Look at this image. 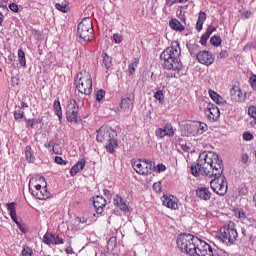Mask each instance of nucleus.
Instances as JSON below:
<instances>
[{"label": "nucleus", "mask_w": 256, "mask_h": 256, "mask_svg": "<svg viewBox=\"0 0 256 256\" xmlns=\"http://www.w3.org/2000/svg\"><path fill=\"white\" fill-rule=\"evenodd\" d=\"M190 171L194 177H199V175H204L209 178L214 177V179L210 181L211 189L220 197L227 195L229 185L227 183V177L223 175L225 166L219 154L211 151L200 153L197 162H194L190 166Z\"/></svg>", "instance_id": "nucleus-1"}, {"label": "nucleus", "mask_w": 256, "mask_h": 256, "mask_svg": "<svg viewBox=\"0 0 256 256\" xmlns=\"http://www.w3.org/2000/svg\"><path fill=\"white\" fill-rule=\"evenodd\" d=\"M176 244L182 253L190 256H229L225 250L215 249L207 242L187 233L179 234Z\"/></svg>", "instance_id": "nucleus-2"}, {"label": "nucleus", "mask_w": 256, "mask_h": 256, "mask_svg": "<svg viewBox=\"0 0 256 256\" xmlns=\"http://www.w3.org/2000/svg\"><path fill=\"white\" fill-rule=\"evenodd\" d=\"M179 57H181V47L177 41L172 42L171 46L160 54V60L164 69L174 71L173 73L167 74V77L179 79L183 75L181 72L183 71V63Z\"/></svg>", "instance_id": "nucleus-3"}, {"label": "nucleus", "mask_w": 256, "mask_h": 256, "mask_svg": "<svg viewBox=\"0 0 256 256\" xmlns=\"http://www.w3.org/2000/svg\"><path fill=\"white\" fill-rule=\"evenodd\" d=\"M239 237V233L237 232V228L233 222H229L220 228L217 238L221 243L226 245L227 247H231L237 243V239Z\"/></svg>", "instance_id": "nucleus-4"}, {"label": "nucleus", "mask_w": 256, "mask_h": 256, "mask_svg": "<svg viewBox=\"0 0 256 256\" xmlns=\"http://www.w3.org/2000/svg\"><path fill=\"white\" fill-rule=\"evenodd\" d=\"M74 83L77 91L82 95H91L93 93V80L88 72L77 73Z\"/></svg>", "instance_id": "nucleus-5"}, {"label": "nucleus", "mask_w": 256, "mask_h": 256, "mask_svg": "<svg viewBox=\"0 0 256 256\" xmlns=\"http://www.w3.org/2000/svg\"><path fill=\"white\" fill-rule=\"evenodd\" d=\"M131 163L134 171L138 175H142L144 177L151 175V173H153V169H155V162L149 159L132 160Z\"/></svg>", "instance_id": "nucleus-6"}, {"label": "nucleus", "mask_w": 256, "mask_h": 256, "mask_svg": "<svg viewBox=\"0 0 256 256\" xmlns=\"http://www.w3.org/2000/svg\"><path fill=\"white\" fill-rule=\"evenodd\" d=\"M77 33L82 41L85 43H90L91 35L94 33L93 21L91 18L87 17L82 19V21L78 24Z\"/></svg>", "instance_id": "nucleus-7"}, {"label": "nucleus", "mask_w": 256, "mask_h": 256, "mask_svg": "<svg viewBox=\"0 0 256 256\" xmlns=\"http://www.w3.org/2000/svg\"><path fill=\"white\" fill-rule=\"evenodd\" d=\"M66 119L69 123H79V104L71 99L66 107Z\"/></svg>", "instance_id": "nucleus-8"}, {"label": "nucleus", "mask_w": 256, "mask_h": 256, "mask_svg": "<svg viewBox=\"0 0 256 256\" xmlns=\"http://www.w3.org/2000/svg\"><path fill=\"white\" fill-rule=\"evenodd\" d=\"M205 116L208 120L211 121V123H215L216 121H219V118L221 117V111L219 110V107H217L213 103H209L204 110Z\"/></svg>", "instance_id": "nucleus-9"}, {"label": "nucleus", "mask_w": 256, "mask_h": 256, "mask_svg": "<svg viewBox=\"0 0 256 256\" xmlns=\"http://www.w3.org/2000/svg\"><path fill=\"white\" fill-rule=\"evenodd\" d=\"M180 129L183 137H197L195 121L182 122Z\"/></svg>", "instance_id": "nucleus-10"}, {"label": "nucleus", "mask_w": 256, "mask_h": 256, "mask_svg": "<svg viewBox=\"0 0 256 256\" xmlns=\"http://www.w3.org/2000/svg\"><path fill=\"white\" fill-rule=\"evenodd\" d=\"M196 57L201 65H206V67H209V65H213V63H215V56L213 53L207 50L198 52Z\"/></svg>", "instance_id": "nucleus-11"}, {"label": "nucleus", "mask_w": 256, "mask_h": 256, "mask_svg": "<svg viewBox=\"0 0 256 256\" xmlns=\"http://www.w3.org/2000/svg\"><path fill=\"white\" fill-rule=\"evenodd\" d=\"M43 243L45 245H63L65 243V240L61 238L58 234L53 232H47L43 236Z\"/></svg>", "instance_id": "nucleus-12"}, {"label": "nucleus", "mask_w": 256, "mask_h": 256, "mask_svg": "<svg viewBox=\"0 0 256 256\" xmlns=\"http://www.w3.org/2000/svg\"><path fill=\"white\" fill-rule=\"evenodd\" d=\"M134 105H135V96L133 95L124 96L121 99L120 108H118V111L129 113V109H133Z\"/></svg>", "instance_id": "nucleus-13"}, {"label": "nucleus", "mask_w": 256, "mask_h": 256, "mask_svg": "<svg viewBox=\"0 0 256 256\" xmlns=\"http://www.w3.org/2000/svg\"><path fill=\"white\" fill-rule=\"evenodd\" d=\"M114 207H117L122 213H129V204H127V200L122 198L121 195L116 194L113 198Z\"/></svg>", "instance_id": "nucleus-14"}, {"label": "nucleus", "mask_w": 256, "mask_h": 256, "mask_svg": "<svg viewBox=\"0 0 256 256\" xmlns=\"http://www.w3.org/2000/svg\"><path fill=\"white\" fill-rule=\"evenodd\" d=\"M119 147V139H117V132L112 131V135L108 138V144L105 145L107 153H115V149Z\"/></svg>", "instance_id": "nucleus-15"}, {"label": "nucleus", "mask_w": 256, "mask_h": 256, "mask_svg": "<svg viewBox=\"0 0 256 256\" xmlns=\"http://www.w3.org/2000/svg\"><path fill=\"white\" fill-rule=\"evenodd\" d=\"M93 199V205L97 215H102L105 207H107V200L103 196H96Z\"/></svg>", "instance_id": "nucleus-16"}, {"label": "nucleus", "mask_w": 256, "mask_h": 256, "mask_svg": "<svg viewBox=\"0 0 256 256\" xmlns=\"http://www.w3.org/2000/svg\"><path fill=\"white\" fill-rule=\"evenodd\" d=\"M231 100L234 101V103H243L245 101V98L247 97V93H244L241 91V88L239 87H233L230 90Z\"/></svg>", "instance_id": "nucleus-17"}, {"label": "nucleus", "mask_w": 256, "mask_h": 256, "mask_svg": "<svg viewBox=\"0 0 256 256\" xmlns=\"http://www.w3.org/2000/svg\"><path fill=\"white\" fill-rule=\"evenodd\" d=\"M162 203L164 207H167L168 209L177 210L179 209V204L177 203V198L173 195H164L162 196Z\"/></svg>", "instance_id": "nucleus-18"}, {"label": "nucleus", "mask_w": 256, "mask_h": 256, "mask_svg": "<svg viewBox=\"0 0 256 256\" xmlns=\"http://www.w3.org/2000/svg\"><path fill=\"white\" fill-rule=\"evenodd\" d=\"M196 193V197H198V199H201V201H209L211 199V195H213V193H211V190H209V188L207 187H198L195 191Z\"/></svg>", "instance_id": "nucleus-19"}, {"label": "nucleus", "mask_w": 256, "mask_h": 256, "mask_svg": "<svg viewBox=\"0 0 256 256\" xmlns=\"http://www.w3.org/2000/svg\"><path fill=\"white\" fill-rule=\"evenodd\" d=\"M29 192L31 193V195H33V197H36V199H39L40 201L49 199V197L51 196V193H49L46 188H42L41 191H35L29 188Z\"/></svg>", "instance_id": "nucleus-20"}, {"label": "nucleus", "mask_w": 256, "mask_h": 256, "mask_svg": "<svg viewBox=\"0 0 256 256\" xmlns=\"http://www.w3.org/2000/svg\"><path fill=\"white\" fill-rule=\"evenodd\" d=\"M85 165H87V161L85 159L79 160L74 166L70 169V176L75 177L77 173H80V171H83L85 169Z\"/></svg>", "instance_id": "nucleus-21"}, {"label": "nucleus", "mask_w": 256, "mask_h": 256, "mask_svg": "<svg viewBox=\"0 0 256 256\" xmlns=\"http://www.w3.org/2000/svg\"><path fill=\"white\" fill-rule=\"evenodd\" d=\"M24 155L27 163H35L36 157H35V150H33V147L31 145H27L24 149Z\"/></svg>", "instance_id": "nucleus-22"}, {"label": "nucleus", "mask_w": 256, "mask_h": 256, "mask_svg": "<svg viewBox=\"0 0 256 256\" xmlns=\"http://www.w3.org/2000/svg\"><path fill=\"white\" fill-rule=\"evenodd\" d=\"M113 135V132L105 131L103 129L97 130L96 141L98 143H103L108 141V139Z\"/></svg>", "instance_id": "nucleus-23"}, {"label": "nucleus", "mask_w": 256, "mask_h": 256, "mask_svg": "<svg viewBox=\"0 0 256 256\" xmlns=\"http://www.w3.org/2000/svg\"><path fill=\"white\" fill-rule=\"evenodd\" d=\"M5 207L12 219V221H17V203L16 202H10L6 203Z\"/></svg>", "instance_id": "nucleus-24"}, {"label": "nucleus", "mask_w": 256, "mask_h": 256, "mask_svg": "<svg viewBox=\"0 0 256 256\" xmlns=\"http://www.w3.org/2000/svg\"><path fill=\"white\" fill-rule=\"evenodd\" d=\"M169 26L173 29V31H185V26H183V24H181V22L176 18H172L169 21Z\"/></svg>", "instance_id": "nucleus-25"}, {"label": "nucleus", "mask_w": 256, "mask_h": 256, "mask_svg": "<svg viewBox=\"0 0 256 256\" xmlns=\"http://www.w3.org/2000/svg\"><path fill=\"white\" fill-rule=\"evenodd\" d=\"M53 109L61 123L63 121V109L61 108V101H59V98L54 101Z\"/></svg>", "instance_id": "nucleus-26"}, {"label": "nucleus", "mask_w": 256, "mask_h": 256, "mask_svg": "<svg viewBox=\"0 0 256 256\" xmlns=\"http://www.w3.org/2000/svg\"><path fill=\"white\" fill-rule=\"evenodd\" d=\"M214 31H217L216 27H212V28L209 27V28H207L206 32L200 38L201 45H207V41L209 40V38L211 37V34Z\"/></svg>", "instance_id": "nucleus-27"}, {"label": "nucleus", "mask_w": 256, "mask_h": 256, "mask_svg": "<svg viewBox=\"0 0 256 256\" xmlns=\"http://www.w3.org/2000/svg\"><path fill=\"white\" fill-rule=\"evenodd\" d=\"M194 123L196 125V137L203 135L207 131L208 126L205 122L194 121Z\"/></svg>", "instance_id": "nucleus-28"}, {"label": "nucleus", "mask_w": 256, "mask_h": 256, "mask_svg": "<svg viewBox=\"0 0 256 256\" xmlns=\"http://www.w3.org/2000/svg\"><path fill=\"white\" fill-rule=\"evenodd\" d=\"M187 49L189 50V53L191 57H197V53H199V44L197 43H187L186 44Z\"/></svg>", "instance_id": "nucleus-29"}, {"label": "nucleus", "mask_w": 256, "mask_h": 256, "mask_svg": "<svg viewBox=\"0 0 256 256\" xmlns=\"http://www.w3.org/2000/svg\"><path fill=\"white\" fill-rule=\"evenodd\" d=\"M102 63L105 69H111V65H113V58L107 54V52L102 53Z\"/></svg>", "instance_id": "nucleus-30"}, {"label": "nucleus", "mask_w": 256, "mask_h": 256, "mask_svg": "<svg viewBox=\"0 0 256 256\" xmlns=\"http://www.w3.org/2000/svg\"><path fill=\"white\" fill-rule=\"evenodd\" d=\"M167 137H173L175 135V130L173 129V125L171 123H166L162 128Z\"/></svg>", "instance_id": "nucleus-31"}, {"label": "nucleus", "mask_w": 256, "mask_h": 256, "mask_svg": "<svg viewBox=\"0 0 256 256\" xmlns=\"http://www.w3.org/2000/svg\"><path fill=\"white\" fill-rule=\"evenodd\" d=\"M139 65V58H134L133 62L128 65L129 75H134L137 66Z\"/></svg>", "instance_id": "nucleus-32"}, {"label": "nucleus", "mask_w": 256, "mask_h": 256, "mask_svg": "<svg viewBox=\"0 0 256 256\" xmlns=\"http://www.w3.org/2000/svg\"><path fill=\"white\" fill-rule=\"evenodd\" d=\"M18 61L22 67H27V59L25 58V51L23 49L18 50Z\"/></svg>", "instance_id": "nucleus-33"}, {"label": "nucleus", "mask_w": 256, "mask_h": 256, "mask_svg": "<svg viewBox=\"0 0 256 256\" xmlns=\"http://www.w3.org/2000/svg\"><path fill=\"white\" fill-rule=\"evenodd\" d=\"M14 119L18 123H21V120L25 119V111L21 109L14 111Z\"/></svg>", "instance_id": "nucleus-34"}, {"label": "nucleus", "mask_w": 256, "mask_h": 256, "mask_svg": "<svg viewBox=\"0 0 256 256\" xmlns=\"http://www.w3.org/2000/svg\"><path fill=\"white\" fill-rule=\"evenodd\" d=\"M26 127L27 129L31 128L33 129V127H35V125H39V123H41V120L39 119H26Z\"/></svg>", "instance_id": "nucleus-35"}, {"label": "nucleus", "mask_w": 256, "mask_h": 256, "mask_svg": "<svg viewBox=\"0 0 256 256\" xmlns=\"http://www.w3.org/2000/svg\"><path fill=\"white\" fill-rule=\"evenodd\" d=\"M154 98L159 101V103H165V94H163V90H157L154 94Z\"/></svg>", "instance_id": "nucleus-36"}, {"label": "nucleus", "mask_w": 256, "mask_h": 256, "mask_svg": "<svg viewBox=\"0 0 256 256\" xmlns=\"http://www.w3.org/2000/svg\"><path fill=\"white\" fill-rule=\"evenodd\" d=\"M210 43L214 47H219V45H221V43H222L221 36H217V35L212 36L210 38Z\"/></svg>", "instance_id": "nucleus-37"}, {"label": "nucleus", "mask_w": 256, "mask_h": 256, "mask_svg": "<svg viewBox=\"0 0 256 256\" xmlns=\"http://www.w3.org/2000/svg\"><path fill=\"white\" fill-rule=\"evenodd\" d=\"M22 256H33V249L28 245H24L21 252Z\"/></svg>", "instance_id": "nucleus-38"}, {"label": "nucleus", "mask_w": 256, "mask_h": 256, "mask_svg": "<svg viewBox=\"0 0 256 256\" xmlns=\"http://www.w3.org/2000/svg\"><path fill=\"white\" fill-rule=\"evenodd\" d=\"M55 9H57V11H61V13H68L69 12V10L67 9V4L56 3L55 4Z\"/></svg>", "instance_id": "nucleus-39"}, {"label": "nucleus", "mask_w": 256, "mask_h": 256, "mask_svg": "<svg viewBox=\"0 0 256 256\" xmlns=\"http://www.w3.org/2000/svg\"><path fill=\"white\" fill-rule=\"evenodd\" d=\"M208 95L212 99V101H214V103H216L218 98L221 96V95H219V93H217L216 91H213V90H209Z\"/></svg>", "instance_id": "nucleus-40"}, {"label": "nucleus", "mask_w": 256, "mask_h": 256, "mask_svg": "<svg viewBox=\"0 0 256 256\" xmlns=\"http://www.w3.org/2000/svg\"><path fill=\"white\" fill-rule=\"evenodd\" d=\"M104 97H105V91H103V89L98 90L96 93V101H98V103H101Z\"/></svg>", "instance_id": "nucleus-41"}, {"label": "nucleus", "mask_w": 256, "mask_h": 256, "mask_svg": "<svg viewBox=\"0 0 256 256\" xmlns=\"http://www.w3.org/2000/svg\"><path fill=\"white\" fill-rule=\"evenodd\" d=\"M167 170V166H165L163 163L157 164V166H154L153 171H157L158 173H163V171Z\"/></svg>", "instance_id": "nucleus-42"}, {"label": "nucleus", "mask_w": 256, "mask_h": 256, "mask_svg": "<svg viewBox=\"0 0 256 256\" xmlns=\"http://www.w3.org/2000/svg\"><path fill=\"white\" fill-rule=\"evenodd\" d=\"M155 133H156V137H158L159 139H163L164 137H167V134L165 133L163 128L156 129Z\"/></svg>", "instance_id": "nucleus-43"}, {"label": "nucleus", "mask_w": 256, "mask_h": 256, "mask_svg": "<svg viewBox=\"0 0 256 256\" xmlns=\"http://www.w3.org/2000/svg\"><path fill=\"white\" fill-rule=\"evenodd\" d=\"M248 115H250V117H252V119L255 120V124H256V107L252 106L248 109Z\"/></svg>", "instance_id": "nucleus-44"}, {"label": "nucleus", "mask_w": 256, "mask_h": 256, "mask_svg": "<svg viewBox=\"0 0 256 256\" xmlns=\"http://www.w3.org/2000/svg\"><path fill=\"white\" fill-rule=\"evenodd\" d=\"M114 43H123V36L119 33H114L113 35Z\"/></svg>", "instance_id": "nucleus-45"}, {"label": "nucleus", "mask_w": 256, "mask_h": 256, "mask_svg": "<svg viewBox=\"0 0 256 256\" xmlns=\"http://www.w3.org/2000/svg\"><path fill=\"white\" fill-rule=\"evenodd\" d=\"M250 85L253 89V91H256V75L253 74L249 79Z\"/></svg>", "instance_id": "nucleus-46"}, {"label": "nucleus", "mask_w": 256, "mask_h": 256, "mask_svg": "<svg viewBox=\"0 0 256 256\" xmlns=\"http://www.w3.org/2000/svg\"><path fill=\"white\" fill-rule=\"evenodd\" d=\"M14 223H16L18 229L21 231V233H27V229L25 228V225L21 224V222H19V220L16 219V221H14Z\"/></svg>", "instance_id": "nucleus-47"}, {"label": "nucleus", "mask_w": 256, "mask_h": 256, "mask_svg": "<svg viewBox=\"0 0 256 256\" xmlns=\"http://www.w3.org/2000/svg\"><path fill=\"white\" fill-rule=\"evenodd\" d=\"M55 163H57V165H67V161H65L61 156L55 157Z\"/></svg>", "instance_id": "nucleus-48"}, {"label": "nucleus", "mask_w": 256, "mask_h": 256, "mask_svg": "<svg viewBox=\"0 0 256 256\" xmlns=\"http://www.w3.org/2000/svg\"><path fill=\"white\" fill-rule=\"evenodd\" d=\"M206 20H207V14L203 11H200L198 15V21L205 23Z\"/></svg>", "instance_id": "nucleus-49"}, {"label": "nucleus", "mask_w": 256, "mask_h": 256, "mask_svg": "<svg viewBox=\"0 0 256 256\" xmlns=\"http://www.w3.org/2000/svg\"><path fill=\"white\" fill-rule=\"evenodd\" d=\"M65 253H67V255L75 254V251H73V247H71V242H68L66 249H65Z\"/></svg>", "instance_id": "nucleus-50"}, {"label": "nucleus", "mask_w": 256, "mask_h": 256, "mask_svg": "<svg viewBox=\"0 0 256 256\" xmlns=\"http://www.w3.org/2000/svg\"><path fill=\"white\" fill-rule=\"evenodd\" d=\"M243 139L244 141H253V134H251L250 132H244Z\"/></svg>", "instance_id": "nucleus-51"}, {"label": "nucleus", "mask_w": 256, "mask_h": 256, "mask_svg": "<svg viewBox=\"0 0 256 256\" xmlns=\"http://www.w3.org/2000/svg\"><path fill=\"white\" fill-rule=\"evenodd\" d=\"M9 9L13 11V13H19V6L16 3H10Z\"/></svg>", "instance_id": "nucleus-52"}, {"label": "nucleus", "mask_w": 256, "mask_h": 256, "mask_svg": "<svg viewBox=\"0 0 256 256\" xmlns=\"http://www.w3.org/2000/svg\"><path fill=\"white\" fill-rule=\"evenodd\" d=\"M229 57V52L223 50L219 53L218 59H227Z\"/></svg>", "instance_id": "nucleus-53"}, {"label": "nucleus", "mask_w": 256, "mask_h": 256, "mask_svg": "<svg viewBox=\"0 0 256 256\" xmlns=\"http://www.w3.org/2000/svg\"><path fill=\"white\" fill-rule=\"evenodd\" d=\"M255 45H253V43L248 42L244 47H243V51H251V49H254Z\"/></svg>", "instance_id": "nucleus-54"}, {"label": "nucleus", "mask_w": 256, "mask_h": 256, "mask_svg": "<svg viewBox=\"0 0 256 256\" xmlns=\"http://www.w3.org/2000/svg\"><path fill=\"white\" fill-rule=\"evenodd\" d=\"M241 162L244 163V165H247L249 162V154H243L241 157Z\"/></svg>", "instance_id": "nucleus-55"}, {"label": "nucleus", "mask_w": 256, "mask_h": 256, "mask_svg": "<svg viewBox=\"0 0 256 256\" xmlns=\"http://www.w3.org/2000/svg\"><path fill=\"white\" fill-rule=\"evenodd\" d=\"M117 241V238L112 237L108 240V247H115V242Z\"/></svg>", "instance_id": "nucleus-56"}, {"label": "nucleus", "mask_w": 256, "mask_h": 256, "mask_svg": "<svg viewBox=\"0 0 256 256\" xmlns=\"http://www.w3.org/2000/svg\"><path fill=\"white\" fill-rule=\"evenodd\" d=\"M226 101L225 98L222 96H218V100H216L217 105H225Z\"/></svg>", "instance_id": "nucleus-57"}, {"label": "nucleus", "mask_w": 256, "mask_h": 256, "mask_svg": "<svg viewBox=\"0 0 256 256\" xmlns=\"http://www.w3.org/2000/svg\"><path fill=\"white\" fill-rule=\"evenodd\" d=\"M153 189L156 191V193L161 192V183H154L153 184Z\"/></svg>", "instance_id": "nucleus-58"}, {"label": "nucleus", "mask_w": 256, "mask_h": 256, "mask_svg": "<svg viewBox=\"0 0 256 256\" xmlns=\"http://www.w3.org/2000/svg\"><path fill=\"white\" fill-rule=\"evenodd\" d=\"M103 193H104L105 197H107L108 199H111V197H113V194L111 193V190L104 189Z\"/></svg>", "instance_id": "nucleus-59"}, {"label": "nucleus", "mask_w": 256, "mask_h": 256, "mask_svg": "<svg viewBox=\"0 0 256 256\" xmlns=\"http://www.w3.org/2000/svg\"><path fill=\"white\" fill-rule=\"evenodd\" d=\"M175 3H179V0H166V5L168 7H173V5H175Z\"/></svg>", "instance_id": "nucleus-60"}, {"label": "nucleus", "mask_w": 256, "mask_h": 256, "mask_svg": "<svg viewBox=\"0 0 256 256\" xmlns=\"http://www.w3.org/2000/svg\"><path fill=\"white\" fill-rule=\"evenodd\" d=\"M203 23H205V22H201V21L197 20V23H196V29H197V31H202V29H203Z\"/></svg>", "instance_id": "nucleus-61"}, {"label": "nucleus", "mask_w": 256, "mask_h": 256, "mask_svg": "<svg viewBox=\"0 0 256 256\" xmlns=\"http://www.w3.org/2000/svg\"><path fill=\"white\" fill-rule=\"evenodd\" d=\"M242 17H244V19H249L251 17V12L250 11L243 12Z\"/></svg>", "instance_id": "nucleus-62"}, {"label": "nucleus", "mask_w": 256, "mask_h": 256, "mask_svg": "<svg viewBox=\"0 0 256 256\" xmlns=\"http://www.w3.org/2000/svg\"><path fill=\"white\" fill-rule=\"evenodd\" d=\"M76 220L78 221V223H87V219L85 218L77 217Z\"/></svg>", "instance_id": "nucleus-63"}, {"label": "nucleus", "mask_w": 256, "mask_h": 256, "mask_svg": "<svg viewBox=\"0 0 256 256\" xmlns=\"http://www.w3.org/2000/svg\"><path fill=\"white\" fill-rule=\"evenodd\" d=\"M181 149H183V151H186V152H189V146H187V144H183L182 146H181Z\"/></svg>", "instance_id": "nucleus-64"}]
</instances>
